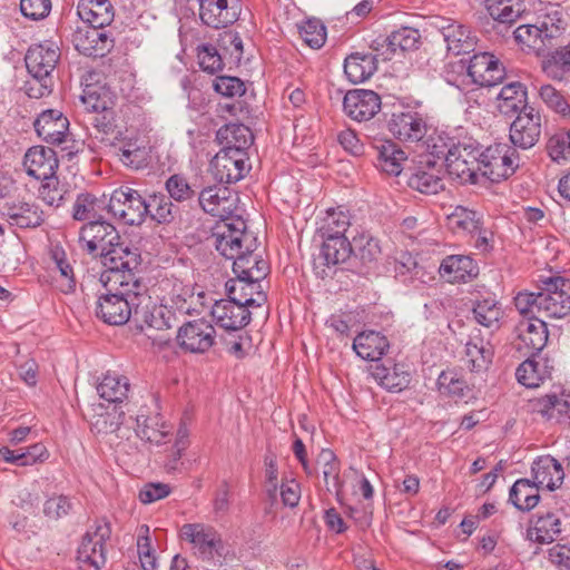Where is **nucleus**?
Masks as SVG:
<instances>
[{"label": "nucleus", "mask_w": 570, "mask_h": 570, "mask_svg": "<svg viewBox=\"0 0 570 570\" xmlns=\"http://www.w3.org/2000/svg\"><path fill=\"white\" fill-rule=\"evenodd\" d=\"M141 258L139 253L116 248L105 258L106 271L100 275L105 288L97 301L96 315L109 325H124L134 321V309L138 302L136 292L147 291L139 275Z\"/></svg>", "instance_id": "f257e3e1"}, {"label": "nucleus", "mask_w": 570, "mask_h": 570, "mask_svg": "<svg viewBox=\"0 0 570 570\" xmlns=\"http://www.w3.org/2000/svg\"><path fill=\"white\" fill-rule=\"evenodd\" d=\"M166 428V424L160 422V417L158 415H138L136 419L137 436L150 443L159 444L161 440L168 434Z\"/></svg>", "instance_id": "8fccbe9b"}, {"label": "nucleus", "mask_w": 570, "mask_h": 570, "mask_svg": "<svg viewBox=\"0 0 570 570\" xmlns=\"http://www.w3.org/2000/svg\"><path fill=\"white\" fill-rule=\"evenodd\" d=\"M2 215L12 226L20 228L38 227L43 222V213L35 204L24 202L8 203L2 208Z\"/></svg>", "instance_id": "c756f323"}, {"label": "nucleus", "mask_w": 570, "mask_h": 570, "mask_svg": "<svg viewBox=\"0 0 570 570\" xmlns=\"http://www.w3.org/2000/svg\"><path fill=\"white\" fill-rule=\"evenodd\" d=\"M561 35L562 31L558 26L549 24L546 21L540 26L521 24L513 31L514 39L519 45L532 50L541 58L548 49H552L557 45Z\"/></svg>", "instance_id": "f8f14e48"}, {"label": "nucleus", "mask_w": 570, "mask_h": 570, "mask_svg": "<svg viewBox=\"0 0 570 570\" xmlns=\"http://www.w3.org/2000/svg\"><path fill=\"white\" fill-rule=\"evenodd\" d=\"M468 75L475 85L492 87L504 79L505 68L494 55L480 52L470 59Z\"/></svg>", "instance_id": "a211bd4d"}, {"label": "nucleus", "mask_w": 570, "mask_h": 570, "mask_svg": "<svg viewBox=\"0 0 570 570\" xmlns=\"http://www.w3.org/2000/svg\"><path fill=\"white\" fill-rule=\"evenodd\" d=\"M446 151L438 150L436 154L444 156L448 174L458 179L461 184H475L482 168L481 151L476 141L451 142L445 145Z\"/></svg>", "instance_id": "7ed1b4c3"}, {"label": "nucleus", "mask_w": 570, "mask_h": 570, "mask_svg": "<svg viewBox=\"0 0 570 570\" xmlns=\"http://www.w3.org/2000/svg\"><path fill=\"white\" fill-rule=\"evenodd\" d=\"M317 464L322 466L323 479L328 491L338 493L340 482V464L336 455L332 450L323 449L317 456Z\"/></svg>", "instance_id": "603ef678"}, {"label": "nucleus", "mask_w": 570, "mask_h": 570, "mask_svg": "<svg viewBox=\"0 0 570 570\" xmlns=\"http://www.w3.org/2000/svg\"><path fill=\"white\" fill-rule=\"evenodd\" d=\"M33 125L38 136L48 144L59 145L69 134V120L58 109L43 110Z\"/></svg>", "instance_id": "b1692460"}, {"label": "nucleus", "mask_w": 570, "mask_h": 570, "mask_svg": "<svg viewBox=\"0 0 570 570\" xmlns=\"http://www.w3.org/2000/svg\"><path fill=\"white\" fill-rule=\"evenodd\" d=\"M389 130L399 140L417 142L428 132L424 118L415 111L393 114L389 121Z\"/></svg>", "instance_id": "5701e85b"}, {"label": "nucleus", "mask_w": 570, "mask_h": 570, "mask_svg": "<svg viewBox=\"0 0 570 570\" xmlns=\"http://www.w3.org/2000/svg\"><path fill=\"white\" fill-rule=\"evenodd\" d=\"M108 213L125 224L140 225L147 216L146 199L132 188H118L109 198Z\"/></svg>", "instance_id": "9b49d317"}, {"label": "nucleus", "mask_w": 570, "mask_h": 570, "mask_svg": "<svg viewBox=\"0 0 570 570\" xmlns=\"http://www.w3.org/2000/svg\"><path fill=\"white\" fill-rule=\"evenodd\" d=\"M352 253V243L340 232L330 233L323 242L320 258L326 265H336L345 262Z\"/></svg>", "instance_id": "58836bf2"}, {"label": "nucleus", "mask_w": 570, "mask_h": 570, "mask_svg": "<svg viewBox=\"0 0 570 570\" xmlns=\"http://www.w3.org/2000/svg\"><path fill=\"white\" fill-rule=\"evenodd\" d=\"M94 412L90 416L91 431L97 434H116L118 436L117 433L121 430L124 412H118L116 406L111 410L105 409L102 404L94 409Z\"/></svg>", "instance_id": "37998d69"}, {"label": "nucleus", "mask_w": 570, "mask_h": 570, "mask_svg": "<svg viewBox=\"0 0 570 570\" xmlns=\"http://www.w3.org/2000/svg\"><path fill=\"white\" fill-rule=\"evenodd\" d=\"M210 314L216 324L226 331H238L250 322L248 306L232 298L215 302Z\"/></svg>", "instance_id": "412c9836"}, {"label": "nucleus", "mask_w": 570, "mask_h": 570, "mask_svg": "<svg viewBox=\"0 0 570 570\" xmlns=\"http://www.w3.org/2000/svg\"><path fill=\"white\" fill-rule=\"evenodd\" d=\"M227 296L248 307H261L267 302L262 281L249 279L246 276H236L226 283Z\"/></svg>", "instance_id": "393cba45"}, {"label": "nucleus", "mask_w": 570, "mask_h": 570, "mask_svg": "<svg viewBox=\"0 0 570 570\" xmlns=\"http://www.w3.org/2000/svg\"><path fill=\"white\" fill-rule=\"evenodd\" d=\"M533 411L557 422L570 420V395H546L534 401Z\"/></svg>", "instance_id": "a19ab883"}, {"label": "nucleus", "mask_w": 570, "mask_h": 570, "mask_svg": "<svg viewBox=\"0 0 570 570\" xmlns=\"http://www.w3.org/2000/svg\"><path fill=\"white\" fill-rule=\"evenodd\" d=\"M147 216L159 224L171 223L179 214V208L164 194L150 195L146 200Z\"/></svg>", "instance_id": "09e8293b"}, {"label": "nucleus", "mask_w": 570, "mask_h": 570, "mask_svg": "<svg viewBox=\"0 0 570 570\" xmlns=\"http://www.w3.org/2000/svg\"><path fill=\"white\" fill-rule=\"evenodd\" d=\"M514 346L523 355L540 353L548 342L547 324L540 317H528L515 326Z\"/></svg>", "instance_id": "dca6fc26"}, {"label": "nucleus", "mask_w": 570, "mask_h": 570, "mask_svg": "<svg viewBox=\"0 0 570 570\" xmlns=\"http://www.w3.org/2000/svg\"><path fill=\"white\" fill-rule=\"evenodd\" d=\"M120 236L116 228L107 223L105 218L91 220L85 224L79 232V246L88 254L96 255L100 252L102 265L105 266L106 255L116 248L126 249L129 253H138L131 249L129 245L119 243Z\"/></svg>", "instance_id": "20e7f679"}, {"label": "nucleus", "mask_w": 570, "mask_h": 570, "mask_svg": "<svg viewBox=\"0 0 570 570\" xmlns=\"http://www.w3.org/2000/svg\"><path fill=\"white\" fill-rule=\"evenodd\" d=\"M481 175L492 183H499L512 176L520 166L518 150L507 144H495L481 151Z\"/></svg>", "instance_id": "6e6552de"}, {"label": "nucleus", "mask_w": 570, "mask_h": 570, "mask_svg": "<svg viewBox=\"0 0 570 570\" xmlns=\"http://www.w3.org/2000/svg\"><path fill=\"white\" fill-rule=\"evenodd\" d=\"M420 38L421 35L417 29L402 27L399 30L393 31L386 38V41L392 51H396V49L409 51L417 48Z\"/></svg>", "instance_id": "4d7b16f0"}, {"label": "nucleus", "mask_w": 570, "mask_h": 570, "mask_svg": "<svg viewBox=\"0 0 570 570\" xmlns=\"http://www.w3.org/2000/svg\"><path fill=\"white\" fill-rule=\"evenodd\" d=\"M240 14L238 0H204L199 4L200 20L212 28H224L234 23Z\"/></svg>", "instance_id": "aec40b11"}, {"label": "nucleus", "mask_w": 570, "mask_h": 570, "mask_svg": "<svg viewBox=\"0 0 570 570\" xmlns=\"http://www.w3.org/2000/svg\"><path fill=\"white\" fill-rule=\"evenodd\" d=\"M217 136L226 140L225 147L239 151H246L253 142L252 131L244 125H227L218 130Z\"/></svg>", "instance_id": "864d4df0"}, {"label": "nucleus", "mask_w": 570, "mask_h": 570, "mask_svg": "<svg viewBox=\"0 0 570 570\" xmlns=\"http://www.w3.org/2000/svg\"><path fill=\"white\" fill-rule=\"evenodd\" d=\"M538 314L550 318H561L570 313V279L553 276L541 281Z\"/></svg>", "instance_id": "1a4fd4ad"}, {"label": "nucleus", "mask_w": 570, "mask_h": 570, "mask_svg": "<svg viewBox=\"0 0 570 570\" xmlns=\"http://www.w3.org/2000/svg\"><path fill=\"white\" fill-rule=\"evenodd\" d=\"M376 59L372 53L355 52L344 62V72L353 83L367 80L376 71Z\"/></svg>", "instance_id": "ea45409f"}, {"label": "nucleus", "mask_w": 570, "mask_h": 570, "mask_svg": "<svg viewBox=\"0 0 570 570\" xmlns=\"http://www.w3.org/2000/svg\"><path fill=\"white\" fill-rule=\"evenodd\" d=\"M187 297H193L189 294V289L181 286V284H174L170 296L163 298V303L175 312L180 322L190 313L191 306Z\"/></svg>", "instance_id": "bf43d9fd"}, {"label": "nucleus", "mask_w": 570, "mask_h": 570, "mask_svg": "<svg viewBox=\"0 0 570 570\" xmlns=\"http://www.w3.org/2000/svg\"><path fill=\"white\" fill-rule=\"evenodd\" d=\"M86 110L91 112H106L111 109V98L108 91L100 87L87 86L81 96Z\"/></svg>", "instance_id": "13d9d810"}, {"label": "nucleus", "mask_w": 570, "mask_h": 570, "mask_svg": "<svg viewBox=\"0 0 570 570\" xmlns=\"http://www.w3.org/2000/svg\"><path fill=\"white\" fill-rule=\"evenodd\" d=\"M448 51L454 56L469 53L474 50L475 37L462 24L452 22L441 27Z\"/></svg>", "instance_id": "f704fd0d"}, {"label": "nucleus", "mask_w": 570, "mask_h": 570, "mask_svg": "<svg viewBox=\"0 0 570 570\" xmlns=\"http://www.w3.org/2000/svg\"><path fill=\"white\" fill-rule=\"evenodd\" d=\"M547 151L553 161L560 163L570 158V130L553 134L547 142Z\"/></svg>", "instance_id": "680f3d73"}, {"label": "nucleus", "mask_w": 570, "mask_h": 570, "mask_svg": "<svg viewBox=\"0 0 570 570\" xmlns=\"http://www.w3.org/2000/svg\"><path fill=\"white\" fill-rule=\"evenodd\" d=\"M72 43L80 53L95 58L104 57L114 47V40L104 28L89 24L73 32Z\"/></svg>", "instance_id": "6ab92c4d"}, {"label": "nucleus", "mask_w": 570, "mask_h": 570, "mask_svg": "<svg viewBox=\"0 0 570 570\" xmlns=\"http://www.w3.org/2000/svg\"><path fill=\"white\" fill-rule=\"evenodd\" d=\"M390 344L387 338L379 332L368 331L360 333L353 342V350L363 360L379 363Z\"/></svg>", "instance_id": "473e14b6"}, {"label": "nucleus", "mask_w": 570, "mask_h": 570, "mask_svg": "<svg viewBox=\"0 0 570 570\" xmlns=\"http://www.w3.org/2000/svg\"><path fill=\"white\" fill-rule=\"evenodd\" d=\"M387 363L372 365L373 377L389 391L400 392L404 390L411 381L410 373L399 364H392L391 361H387Z\"/></svg>", "instance_id": "2f4dec72"}, {"label": "nucleus", "mask_w": 570, "mask_h": 570, "mask_svg": "<svg viewBox=\"0 0 570 570\" xmlns=\"http://www.w3.org/2000/svg\"><path fill=\"white\" fill-rule=\"evenodd\" d=\"M438 387L441 394L448 396H463L468 389L466 382L452 371H443L438 379Z\"/></svg>", "instance_id": "69168bd1"}, {"label": "nucleus", "mask_w": 570, "mask_h": 570, "mask_svg": "<svg viewBox=\"0 0 570 570\" xmlns=\"http://www.w3.org/2000/svg\"><path fill=\"white\" fill-rule=\"evenodd\" d=\"M181 538L191 544V550L203 561L220 566L225 547L220 534L209 525L188 523L181 528Z\"/></svg>", "instance_id": "423d86ee"}, {"label": "nucleus", "mask_w": 570, "mask_h": 570, "mask_svg": "<svg viewBox=\"0 0 570 570\" xmlns=\"http://www.w3.org/2000/svg\"><path fill=\"white\" fill-rule=\"evenodd\" d=\"M533 481L539 487H546L553 491L561 487L564 479V471L561 463L551 455L538 458L531 466Z\"/></svg>", "instance_id": "c85d7f7f"}, {"label": "nucleus", "mask_w": 570, "mask_h": 570, "mask_svg": "<svg viewBox=\"0 0 570 570\" xmlns=\"http://www.w3.org/2000/svg\"><path fill=\"white\" fill-rule=\"evenodd\" d=\"M111 528L105 520L96 521L83 534L77 551V561L83 570H100L106 563V542Z\"/></svg>", "instance_id": "0eeeda50"}, {"label": "nucleus", "mask_w": 570, "mask_h": 570, "mask_svg": "<svg viewBox=\"0 0 570 570\" xmlns=\"http://www.w3.org/2000/svg\"><path fill=\"white\" fill-rule=\"evenodd\" d=\"M147 292L148 289L136 292L135 297H137L138 302L136 309H134V323L138 327L142 328L146 325L147 327L163 331L173 328L181 323L174 311L163 302L159 305L154 303Z\"/></svg>", "instance_id": "9d476101"}, {"label": "nucleus", "mask_w": 570, "mask_h": 570, "mask_svg": "<svg viewBox=\"0 0 570 570\" xmlns=\"http://www.w3.org/2000/svg\"><path fill=\"white\" fill-rule=\"evenodd\" d=\"M376 167L391 176L403 174V164L407 160L405 153L392 141L376 146Z\"/></svg>", "instance_id": "e433bc0d"}, {"label": "nucleus", "mask_w": 570, "mask_h": 570, "mask_svg": "<svg viewBox=\"0 0 570 570\" xmlns=\"http://www.w3.org/2000/svg\"><path fill=\"white\" fill-rule=\"evenodd\" d=\"M450 226L455 230H462L474 235L482 225V215L463 206H456L448 216Z\"/></svg>", "instance_id": "3c124183"}, {"label": "nucleus", "mask_w": 570, "mask_h": 570, "mask_svg": "<svg viewBox=\"0 0 570 570\" xmlns=\"http://www.w3.org/2000/svg\"><path fill=\"white\" fill-rule=\"evenodd\" d=\"M23 166L29 176L38 180H50L58 168V159L53 149L36 146L26 153Z\"/></svg>", "instance_id": "a878e982"}, {"label": "nucleus", "mask_w": 570, "mask_h": 570, "mask_svg": "<svg viewBox=\"0 0 570 570\" xmlns=\"http://www.w3.org/2000/svg\"><path fill=\"white\" fill-rule=\"evenodd\" d=\"M493 348L488 341L481 337H472L465 344L464 362L471 372H483L492 362Z\"/></svg>", "instance_id": "c9c22d12"}, {"label": "nucleus", "mask_w": 570, "mask_h": 570, "mask_svg": "<svg viewBox=\"0 0 570 570\" xmlns=\"http://www.w3.org/2000/svg\"><path fill=\"white\" fill-rule=\"evenodd\" d=\"M499 23H513L525 11L523 0H475Z\"/></svg>", "instance_id": "4c0bfd02"}, {"label": "nucleus", "mask_w": 570, "mask_h": 570, "mask_svg": "<svg viewBox=\"0 0 570 570\" xmlns=\"http://www.w3.org/2000/svg\"><path fill=\"white\" fill-rule=\"evenodd\" d=\"M352 253L358 257L363 264H371L381 255L379 240L368 234H361L353 238Z\"/></svg>", "instance_id": "5fc2aeb1"}, {"label": "nucleus", "mask_w": 570, "mask_h": 570, "mask_svg": "<svg viewBox=\"0 0 570 570\" xmlns=\"http://www.w3.org/2000/svg\"><path fill=\"white\" fill-rule=\"evenodd\" d=\"M72 509L70 499L66 495H52L43 504V514L52 520L61 519L69 514Z\"/></svg>", "instance_id": "774afa93"}, {"label": "nucleus", "mask_w": 570, "mask_h": 570, "mask_svg": "<svg viewBox=\"0 0 570 570\" xmlns=\"http://www.w3.org/2000/svg\"><path fill=\"white\" fill-rule=\"evenodd\" d=\"M215 247L223 256L233 261V272L236 276L264 281L269 274L268 262L255 254L258 240L255 234L248 230L244 219H235L224 233H218Z\"/></svg>", "instance_id": "f03ea898"}, {"label": "nucleus", "mask_w": 570, "mask_h": 570, "mask_svg": "<svg viewBox=\"0 0 570 570\" xmlns=\"http://www.w3.org/2000/svg\"><path fill=\"white\" fill-rule=\"evenodd\" d=\"M199 206L203 210L220 219L216 226L214 237L224 229L230 227L235 219H243L240 215L235 214L238 209V197L226 186H209L204 188L198 196Z\"/></svg>", "instance_id": "39448f33"}, {"label": "nucleus", "mask_w": 570, "mask_h": 570, "mask_svg": "<svg viewBox=\"0 0 570 570\" xmlns=\"http://www.w3.org/2000/svg\"><path fill=\"white\" fill-rule=\"evenodd\" d=\"M498 109L505 116L523 112L530 107L527 104V89L520 81L503 86L498 94Z\"/></svg>", "instance_id": "72a5a7b5"}, {"label": "nucleus", "mask_w": 570, "mask_h": 570, "mask_svg": "<svg viewBox=\"0 0 570 570\" xmlns=\"http://www.w3.org/2000/svg\"><path fill=\"white\" fill-rule=\"evenodd\" d=\"M474 320L482 326L491 328L498 327L499 320L502 316L501 306L492 298L479 301L473 308Z\"/></svg>", "instance_id": "6e6d98bb"}, {"label": "nucleus", "mask_w": 570, "mask_h": 570, "mask_svg": "<svg viewBox=\"0 0 570 570\" xmlns=\"http://www.w3.org/2000/svg\"><path fill=\"white\" fill-rule=\"evenodd\" d=\"M439 273L449 283H465L478 276L479 267L470 256L450 255L442 261Z\"/></svg>", "instance_id": "cd10ccee"}, {"label": "nucleus", "mask_w": 570, "mask_h": 570, "mask_svg": "<svg viewBox=\"0 0 570 570\" xmlns=\"http://www.w3.org/2000/svg\"><path fill=\"white\" fill-rule=\"evenodd\" d=\"M77 12L83 22L96 28L109 26L115 17V10L109 0H79Z\"/></svg>", "instance_id": "7c9ffc66"}, {"label": "nucleus", "mask_w": 570, "mask_h": 570, "mask_svg": "<svg viewBox=\"0 0 570 570\" xmlns=\"http://www.w3.org/2000/svg\"><path fill=\"white\" fill-rule=\"evenodd\" d=\"M168 197L178 203H184L195 197V190L190 187L187 179L178 174L171 175L166 181Z\"/></svg>", "instance_id": "0e129e2a"}, {"label": "nucleus", "mask_w": 570, "mask_h": 570, "mask_svg": "<svg viewBox=\"0 0 570 570\" xmlns=\"http://www.w3.org/2000/svg\"><path fill=\"white\" fill-rule=\"evenodd\" d=\"M344 111L356 121L372 119L381 108L380 96L365 89L350 90L343 100Z\"/></svg>", "instance_id": "4be33fe9"}, {"label": "nucleus", "mask_w": 570, "mask_h": 570, "mask_svg": "<svg viewBox=\"0 0 570 570\" xmlns=\"http://www.w3.org/2000/svg\"><path fill=\"white\" fill-rule=\"evenodd\" d=\"M541 69L552 80L570 81V43L562 46L558 39L557 45L543 55Z\"/></svg>", "instance_id": "bb28decb"}, {"label": "nucleus", "mask_w": 570, "mask_h": 570, "mask_svg": "<svg viewBox=\"0 0 570 570\" xmlns=\"http://www.w3.org/2000/svg\"><path fill=\"white\" fill-rule=\"evenodd\" d=\"M216 330L206 320L185 322L177 332V344L185 352L203 354L215 343Z\"/></svg>", "instance_id": "ddd939ff"}, {"label": "nucleus", "mask_w": 570, "mask_h": 570, "mask_svg": "<svg viewBox=\"0 0 570 570\" xmlns=\"http://www.w3.org/2000/svg\"><path fill=\"white\" fill-rule=\"evenodd\" d=\"M108 212V203L105 198L96 197L89 193H81L73 204L72 217L76 220H97L104 217L102 213Z\"/></svg>", "instance_id": "a18cd8bd"}, {"label": "nucleus", "mask_w": 570, "mask_h": 570, "mask_svg": "<svg viewBox=\"0 0 570 570\" xmlns=\"http://www.w3.org/2000/svg\"><path fill=\"white\" fill-rule=\"evenodd\" d=\"M247 153L224 147L210 161V173L220 184L240 180L248 171Z\"/></svg>", "instance_id": "4468645a"}, {"label": "nucleus", "mask_w": 570, "mask_h": 570, "mask_svg": "<svg viewBox=\"0 0 570 570\" xmlns=\"http://www.w3.org/2000/svg\"><path fill=\"white\" fill-rule=\"evenodd\" d=\"M541 136V116L534 108L519 112L510 126L509 137L512 147L521 149L532 148Z\"/></svg>", "instance_id": "f3484780"}, {"label": "nucleus", "mask_w": 570, "mask_h": 570, "mask_svg": "<svg viewBox=\"0 0 570 570\" xmlns=\"http://www.w3.org/2000/svg\"><path fill=\"white\" fill-rule=\"evenodd\" d=\"M197 58L200 68L208 73L213 75L223 69L224 58L212 45L198 46Z\"/></svg>", "instance_id": "e2e57ef3"}, {"label": "nucleus", "mask_w": 570, "mask_h": 570, "mask_svg": "<svg viewBox=\"0 0 570 570\" xmlns=\"http://www.w3.org/2000/svg\"><path fill=\"white\" fill-rule=\"evenodd\" d=\"M58 60V50L41 43L31 46L24 57L29 73L38 80L41 88L47 91H49L52 86L50 75L56 68Z\"/></svg>", "instance_id": "2eb2a0df"}, {"label": "nucleus", "mask_w": 570, "mask_h": 570, "mask_svg": "<svg viewBox=\"0 0 570 570\" xmlns=\"http://www.w3.org/2000/svg\"><path fill=\"white\" fill-rule=\"evenodd\" d=\"M301 38L313 49L321 48L326 40L325 26L317 19H308L298 26Z\"/></svg>", "instance_id": "052dcab7"}, {"label": "nucleus", "mask_w": 570, "mask_h": 570, "mask_svg": "<svg viewBox=\"0 0 570 570\" xmlns=\"http://www.w3.org/2000/svg\"><path fill=\"white\" fill-rule=\"evenodd\" d=\"M542 101L556 112L567 116L570 114V105L563 95L551 85H544L539 90Z\"/></svg>", "instance_id": "338daca9"}, {"label": "nucleus", "mask_w": 570, "mask_h": 570, "mask_svg": "<svg viewBox=\"0 0 570 570\" xmlns=\"http://www.w3.org/2000/svg\"><path fill=\"white\" fill-rule=\"evenodd\" d=\"M561 532V520L556 514L547 512L539 515L534 525L527 531V538L538 543H550Z\"/></svg>", "instance_id": "49530a36"}, {"label": "nucleus", "mask_w": 570, "mask_h": 570, "mask_svg": "<svg viewBox=\"0 0 570 570\" xmlns=\"http://www.w3.org/2000/svg\"><path fill=\"white\" fill-rule=\"evenodd\" d=\"M539 488L534 481L519 479L510 489L509 501L520 511H530L539 503Z\"/></svg>", "instance_id": "c03bdc74"}, {"label": "nucleus", "mask_w": 570, "mask_h": 570, "mask_svg": "<svg viewBox=\"0 0 570 570\" xmlns=\"http://www.w3.org/2000/svg\"><path fill=\"white\" fill-rule=\"evenodd\" d=\"M129 391V382L125 376L107 373L97 385L99 396L109 403H121Z\"/></svg>", "instance_id": "de8ad7c7"}, {"label": "nucleus", "mask_w": 570, "mask_h": 570, "mask_svg": "<svg viewBox=\"0 0 570 570\" xmlns=\"http://www.w3.org/2000/svg\"><path fill=\"white\" fill-rule=\"evenodd\" d=\"M409 187L426 195H435L443 190V178L434 167L419 168L413 173H404Z\"/></svg>", "instance_id": "79ce46f5"}]
</instances>
